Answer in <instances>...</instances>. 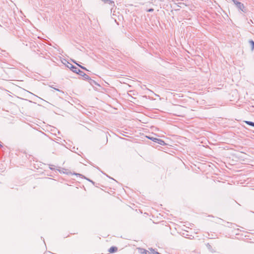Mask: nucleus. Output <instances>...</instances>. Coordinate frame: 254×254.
Masks as SVG:
<instances>
[{
  "label": "nucleus",
  "instance_id": "7ed1b4c3",
  "mask_svg": "<svg viewBox=\"0 0 254 254\" xmlns=\"http://www.w3.org/2000/svg\"><path fill=\"white\" fill-rule=\"evenodd\" d=\"M118 251V248L116 247H111L109 250L108 252L110 254L114 253L117 252Z\"/></svg>",
  "mask_w": 254,
  "mask_h": 254
},
{
  "label": "nucleus",
  "instance_id": "0eeeda50",
  "mask_svg": "<svg viewBox=\"0 0 254 254\" xmlns=\"http://www.w3.org/2000/svg\"><path fill=\"white\" fill-rule=\"evenodd\" d=\"M250 44L251 45L252 49L253 50L254 49V42L251 40L250 41Z\"/></svg>",
  "mask_w": 254,
  "mask_h": 254
},
{
  "label": "nucleus",
  "instance_id": "9d476101",
  "mask_svg": "<svg viewBox=\"0 0 254 254\" xmlns=\"http://www.w3.org/2000/svg\"><path fill=\"white\" fill-rule=\"evenodd\" d=\"M75 63V64H76L78 66H79V67H80L81 68H82V69H84V70H87V69H86L85 67H84V66H82V65H80V64H78L76 63Z\"/></svg>",
  "mask_w": 254,
  "mask_h": 254
},
{
  "label": "nucleus",
  "instance_id": "f03ea898",
  "mask_svg": "<svg viewBox=\"0 0 254 254\" xmlns=\"http://www.w3.org/2000/svg\"><path fill=\"white\" fill-rule=\"evenodd\" d=\"M235 3L237 5V6L242 11H244L245 6L243 4L241 3L240 2H235L234 1Z\"/></svg>",
  "mask_w": 254,
  "mask_h": 254
},
{
  "label": "nucleus",
  "instance_id": "6e6552de",
  "mask_svg": "<svg viewBox=\"0 0 254 254\" xmlns=\"http://www.w3.org/2000/svg\"><path fill=\"white\" fill-rule=\"evenodd\" d=\"M246 123L251 126L254 127V123L251 122H246Z\"/></svg>",
  "mask_w": 254,
  "mask_h": 254
},
{
  "label": "nucleus",
  "instance_id": "1a4fd4ad",
  "mask_svg": "<svg viewBox=\"0 0 254 254\" xmlns=\"http://www.w3.org/2000/svg\"><path fill=\"white\" fill-rule=\"evenodd\" d=\"M150 251L152 252V253H153V254H161L159 253H158V252H155V251H154V250L153 249H150Z\"/></svg>",
  "mask_w": 254,
  "mask_h": 254
},
{
  "label": "nucleus",
  "instance_id": "20e7f679",
  "mask_svg": "<svg viewBox=\"0 0 254 254\" xmlns=\"http://www.w3.org/2000/svg\"><path fill=\"white\" fill-rule=\"evenodd\" d=\"M140 253L141 254H150L149 252L145 249H140Z\"/></svg>",
  "mask_w": 254,
  "mask_h": 254
},
{
  "label": "nucleus",
  "instance_id": "9b49d317",
  "mask_svg": "<svg viewBox=\"0 0 254 254\" xmlns=\"http://www.w3.org/2000/svg\"><path fill=\"white\" fill-rule=\"evenodd\" d=\"M153 11V9H152V8L149 9L148 10V12H151V11Z\"/></svg>",
  "mask_w": 254,
  "mask_h": 254
},
{
  "label": "nucleus",
  "instance_id": "423d86ee",
  "mask_svg": "<svg viewBox=\"0 0 254 254\" xmlns=\"http://www.w3.org/2000/svg\"><path fill=\"white\" fill-rule=\"evenodd\" d=\"M82 75L84 79H87V80L91 79L89 77V76L85 73H83V74H82Z\"/></svg>",
  "mask_w": 254,
  "mask_h": 254
},
{
  "label": "nucleus",
  "instance_id": "39448f33",
  "mask_svg": "<svg viewBox=\"0 0 254 254\" xmlns=\"http://www.w3.org/2000/svg\"><path fill=\"white\" fill-rule=\"evenodd\" d=\"M70 68L72 69V70L73 71H74L75 72L77 73L78 71H80V70H79V69L77 70V68L73 65H71Z\"/></svg>",
  "mask_w": 254,
  "mask_h": 254
},
{
  "label": "nucleus",
  "instance_id": "f8f14e48",
  "mask_svg": "<svg viewBox=\"0 0 254 254\" xmlns=\"http://www.w3.org/2000/svg\"><path fill=\"white\" fill-rule=\"evenodd\" d=\"M2 145L1 144V142L0 141V147H2Z\"/></svg>",
  "mask_w": 254,
  "mask_h": 254
},
{
  "label": "nucleus",
  "instance_id": "f257e3e1",
  "mask_svg": "<svg viewBox=\"0 0 254 254\" xmlns=\"http://www.w3.org/2000/svg\"><path fill=\"white\" fill-rule=\"evenodd\" d=\"M147 137L149 139L152 140L153 141L157 142L161 145H165L166 144V143L162 139L154 138L153 137L147 136Z\"/></svg>",
  "mask_w": 254,
  "mask_h": 254
}]
</instances>
